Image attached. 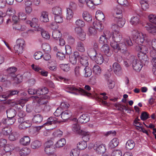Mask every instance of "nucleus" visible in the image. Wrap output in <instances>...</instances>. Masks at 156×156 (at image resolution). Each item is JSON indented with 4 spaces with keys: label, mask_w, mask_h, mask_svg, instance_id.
I'll list each match as a JSON object with an SVG mask.
<instances>
[{
    "label": "nucleus",
    "mask_w": 156,
    "mask_h": 156,
    "mask_svg": "<svg viewBox=\"0 0 156 156\" xmlns=\"http://www.w3.org/2000/svg\"><path fill=\"white\" fill-rule=\"evenodd\" d=\"M52 37L54 39H61V37L62 36V34L60 32L58 31H54L53 32L52 34Z\"/></svg>",
    "instance_id": "nucleus-57"
},
{
    "label": "nucleus",
    "mask_w": 156,
    "mask_h": 156,
    "mask_svg": "<svg viewBox=\"0 0 156 156\" xmlns=\"http://www.w3.org/2000/svg\"><path fill=\"white\" fill-rule=\"evenodd\" d=\"M83 17L84 19L88 22H91L92 17L91 15L87 11H84L83 14Z\"/></svg>",
    "instance_id": "nucleus-29"
},
{
    "label": "nucleus",
    "mask_w": 156,
    "mask_h": 156,
    "mask_svg": "<svg viewBox=\"0 0 156 156\" xmlns=\"http://www.w3.org/2000/svg\"><path fill=\"white\" fill-rule=\"evenodd\" d=\"M76 49L81 52H84L85 51V49L84 44L82 41H79L77 42Z\"/></svg>",
    "instance_id": "nucleus-35"
},
{
    "label": "nucleus",
    "mask_w": 156,
    "mask_h": 156,
    "mask_svg": "<svg viewBox=\"0 0 156 156\" xmlns=\"http://www.w3.org/2000/svg\"><path fill=\"white\" fill-rule=\"evenodd\" d=\"M88 57L82 55V57L78 60H80V63L84 67H87L88 65Z\"/></svg>",
    "instance_id": "nucleus-28"
},
{
    "label": "nucleus",
    "mask_w": 156,
    "mask_h": 156,
    "mask_svg": "<svg viewBox=\"0 0 156 156\" xmlns=\"http://www.w3.org/2000/svg\"><path fill=\"white\" fill-rule=\"evenodd\" d=\"M149 114L146 112H143L141 114L140 118L143 121L149 118Z\"/></svg>",
    "instance_id": "nucleus-56"
},
{
    "label": "nucleus",
    "mask_w": 156,
    "mask_h": 156,
    "mask_svg": "<svg viewBox=\"0 0 156 156\" xmlns=\"http://www.w3.org/2000/svg\"><path fill=\"white\" fill-rule=\"evenodd\" d=\"M136 49L137 51H139L140 53L146 54V53H147L148 49L144 45L136 46Z\"/></svg>",
    "instance_id": "nucleus-16"
},
{
    "label": "nucleus",
    "mask_w": 156,
    "mask_h": 156,
    "mask_svg": "<svg viewBox=\"0 0 156 156\" xmlns=\"http://www.w3.org/2000/svg\"><path fill=\"white\" fill-rule=\"evenodd\" d=\"M75 30L76 34L77 37L79 39L86 38V33L83 31L81 28L76 27Z\"/></svg>",
    "instance_id": "nucleus-10"
},
{
    "label": "nucleus",
    "mask_w": 156,
    "mask_h": 156,
    "mask_svg": "<svg viewBox=\"0 0 156 156\" xmlns=\"http://www.w3.org/2000/svg\"><path fill=\"white\" fill-rule=\"evenodd\" d=\"M6 112L7 117L9 118H15L17 114L16 110L12 108L8 109L6 110Z\"/></svg>",
    "instance_id": "nucleus-15"
},
{
    "label": "nucleus",
    "mask_w": 156,
    "mask_h": 156,
    "mask_svg": "<svg viewBox=\"0 0 156 156\" xmlns=\"http://www.w3.org/2000/svg\"><path fill=\"white\" fill-rule=\"evenodd\" d=\"M148 37L146 34H144L142 33H138L134 31L132 33L131 38L133 39H147Z\"/></svg>",
    "instance_id": "nucleus-7"
},
{
    "label": "nucleus",
    "mask_w": 156,
    "mask_h": 156,
    "mask_svg": "<svg viewBox=\"0 0 156 156\" xmlns=\"http://www.w3.org/2000/svg\"><path fill=\"white\" fill-rule=\"evenodd\" d=\"M73 10L71 9H67V16L66 19L67 20H70L73 17Z\"/></svg>",
    "instance_id": "nucleus-51"
},
{
    "label": "nucleus",
    "mask_w": 156,
    "mask_h": 156,
    "mask_svg": "<svg viewBox=\"0 0 156 156\" xmlns=\"http://www.w3.org/2000/svg\"><path fill=\"white\" fill-rule=\"evenodd\" d=\"M44 151L47 154L54 153L55 151V148L53 142L50 140L46 142L44 144Z\"/></svg>",
    "instance_id": "nucleus-2"
},
{
    "label": "nucleus",
    "mask_w": 156,
    "mask_h": 156,
    "mask_svg": "<svg viewBox=\"0 0 156 156\" xmlns=\"http://www.w3.org/2000/svg\"><path fill=\"white\" fill-rule=\"evenodd\" d=\"M43 119V116L41 114H38L34 116L32 120L34 122L39 123L42 121Z\"/></svg>",
    "instance_id": "nucleus-26"
},
{
    "label": "nucleus",
    "mask_w": 156,
    "mask_h": 156,
    "mask_svg": "<svg viewBox=\"0 0 156 156\" xmlns=\"http://www.w3.org/2000/svg\"><path fill=\"white\" fill-rule=\"evenodd\" d=\"M24 40H17L16 44L14 47L16 53L19 55L22 54L23 52V46L24 44Z\"/></svg>",
    "instance_id": "nucleus-3"
},
{
    "label": "nucleus",
    "mask_w": 156,
    "mask_h": 156,
    "mask_svg": "<svg viewBox=\"0 0 156 156\" xmlns=\"http://www.w3.org/2000/svg\"><path fill=\"white\" fill-rule=\"evenodd\" d=\"M28 122L29 121H28L20 123L19 126V128L21 129H25L30 127L31 124Z\"/></svg>",
    "instance_id": "nucleus-33"
},
{
    "label": "nucleus",
    "mask_w": 156,
    "mask_h": 156,
    "mask_svg": "<svg viewBox=\"0 0 156 156\" xmlns=\"http://www.w3.org/2000/svg\"><path fill=\"white\" fill-rule=\"evenodd\" d=\"M132 66L134 70L139 72L143 67V64L134 57L132 62Z\"/></svg>",
    "instance_id": "nucleus-4"
},
{
    "label": "nucleus",
    "mask_w": 156,
    "mask_h": 156,
    "mask_svg": "<svg viewBox=\"0 0 156 156\" xmlns=\"http://www.w3.org/2000/svg\"><path fill=\"white\" fill-rule=\"evenodd\" d=\"M59 66L60 68L64 71L67 72L69 70L70 67L68 64H61Z\"/></svg>",
    "instance_id": "nucleus-53"
},
{
    "label": "nucleus",
    "mask_w": 156,
    "mask_h": 156,
    "mask_svg": "<svg viewBox=\"0 0 156 156\" xmlns=\"http://www.w3.org/2000/svg\"><path fill=\"white\" fill-rule=\"evenodd\" d=\"M30 152V150L27 147H25L21 151L20 154H22L26 155H28Z\"/></svg>",
    "instance_id": "nucleus-62"
},
{
    "label": "nucleus",
    "mask_w": 156,
    "mask_h": 156,
    "mask_svg": "<svg viewBox=\"0 0 156 156\" xmlns=\"http://www.w3.org/2000/svg\"><path fill=\"white\" fill-rule=\"evenodd\" d=\"M53 120V117H51L48 118L47 120V122L44 123L42 126L37 127V129L38 128H39V129H40L41 127H43L44 126L50 125H51L52 124H54Z\"/></svg>",
    "instance_id": "nucleus-40"
},
{
    "label": "nucleus",
    "mask_w": 156,
    "mask_h": 156,
    "mask_svg": "<svg viewBox=\"0 0 156 156\" xmlns=\"http://www.w3.org/2000/svg\"><path fill=\"white\" fill-rule=\"evenodd\" d=\"M94 148L97 152L100 154H104L106 151L105 147V145L103 144L97 146L96 147L94 146Z\"/></svg>",
    "instance_id": "nucleus-13"
},
{
    "label": "nucleus",
    "mask_w": 156,
    "mask_h": 156,
    "mask_svg": "<svg viewBox=\"0 0 156 156\" xmlns=\"http://www.w3.org/2000/svg\"><path fill=\"white\" fill-rule=\"evenodd\" d=\"M146 29L150 33L154 34V33H156V27L152 24L148 25V27H146Z\"/></svg>",
    "instance_id": "nucleus-38"
},
{
    "label": "nucleus",
    "mask_w": 156,
    "mask_h": 156,
    "mask_svg": "<svg viewBox=\"0 0 156 156\" xmlns=\"http://www.w3.org/2000/svg\"><path fill=\"white\" fill-rule=\"evenodd\" d=\"M119 45V44H118L114 40H112V41L110 43L111 46L113 48L114 51L115 53L118 52L117 49Z\"/></svg>",
    "instance_id": "nucleus-37"
},
{
    "label": "nucleus",
    "mask_w": 156,
    "mask_h": 156,
    "mask_svg": "<svg viewBox=\"0 0 156 156\" xmlns=\"http://www.w3.org/2000/svg\"><path fill=\"white\" fill-rule=\"evenodd\" d=\"M19 92V91L17 90H10L6 92L5 94L2 95V98L3 99H0V100L5 101L7 98H10L14 95L17 94Z\"/></svg>",
    "instance_id": "nucleus-5"
},
{
    "label": "nucleus",
    "mask_w": 156,
    "mask_h": 156,
    "mask_svg": "<svg viewBox=\"0 0 156 156\" xmlns=\"http://www.w3.org/2000/svg\"><path fill=\"white\" fill-rule=\"evenodd\" d=\"M87 142L84 141H82L79 142L77 144V147L79 150H83L85 149L87 147Z\"/></svg>",
    "instance_id": "nucleus-41"
},
{
    "label": "nucleus",
    "mask_w": 156,
    "mask_h": 156,
    "mask_svg": "<svg viewBox=\"0 0 156 156\" xmlns=\"http://www.w3.org/2000/svg\"><path fill=\"white\" fill-rule=\"evenodd\" d=\"M42 48L45 52H49L51 50V48L49 45L47 43L42 44Z\"/></svg>",
    "instance_id": "nucleus-45"
},
{
    "label": "nucleus",
    "mask_w": 156,
    "mask_h": 156,
    "mask_svg": "<svg viewBox=\"0 0 156 156\" xmlns=\"http://www.w3.org/2000/svg\"><path fill=\"white\" fill-rule=\"evenodd\" d=\"M104 59L102 55L101 54H98L93 60H95L97 64H101L103 62Z\"/></svg>",
    "instance_id": "nucleus-21"
},
{
    "label": "nucleus",
    "mask_w": 156,
    "mask_h": 156,
    "mask_svg": "<svg viewBox=\"0 0 156 156\" xmlns=\"http://www.w3.org/2000/svg\"><path fill=\"white\" fill-rule=\"evenodd\" d=\"M93 26L98 31H101L104 29V27L102 26L100 22L97 21L93 22Z\"/></svg>",
    "instance_id": "nucleus-31"
},
{
    "label": "nucleus",
    "mask_w": 156,
    "mask_h": 156,
    "mask_svg": "<svg viewBox=\"0 0 156 156\" xmlns=\"http://www.w3.org/2000/svg\"><path fill=\"white\" fill-rule=\"evenodd\" d=\"M7 140L5 139H0V148L3 147V150H6L8 148V145L6 144Z\"/></svg>",
    "instance_id": "nucleus-39"
},
{
    "label": "nucleus",
    "mask_w": 156,
    "mask_h": 156,
    "mask_svg": "<svg viewBox=\"0 0 156 156\" xmlns=\"http://www.w3.org/2000/svg\"><path fill=\"white\" fill-rule=\"evenodd\" d=\"M139 19L137 17H134L131 19L130 22L132 25H136L139 23Z\"/></svg>",
    "instance_id": "nucleus-63"
},
{
    "label": "nucleus",
    "mask_w": 156,
    "mask_h": 156,
    "mask_svg": "<svg viewBox=\"0 0 156 156\" xmlns=\"http://www.w3.org/2000/svg\"><path fill=\"white\" fill-rule=\"evenodd\" d=\"M20 142L23 145H27L30 142V138L28 136H24L20 140Z\"/></svg>",
    "instance_id": "nucleus-25"
},
{
    "label": "nucleus",
    "mask_w": 156,
    "mask_h": 156,
    "mask_svg": "<svg viewBox=\"0 0 156 156\" xmlns=\"http://www.w3.org/2000/svg\"><path fill=\"white\" fill-rule=\"evenodd\" d=\"M53 13L55 16L61 14V9L58 7H55L52 8Z\"/></svg>",
    "instance_id": "nucleus-47"
},
{
    "label": "nucleus",
    "mask_w": 156,
    "mask_h": 156,
    "mask_svg": "<svg viewBox=\"0 0 156 156\" xmlns=\"http://www.w3.org/2000/svg\"><path fill=\"white\" fill-rule=\"evenodd\" d=\"M113 34V33H111L108 30L105 31L101 35L99 39H110V38L112 39Z\"/></svg>",
    "instance_id": "nucleus-14"
},
{
    "label": "nucleus",
    "mask_w": 156,
    "mask_h": 156,
    "mask_svg": "<svg viewBox=\"0 0 156 156\" xmlns=\"http://www.w3.org/2000/svg\"><path fill=\"white\" fill-rule=\"evenodd\" d=\"M55 20L56 22L60 23L63 22V16L61 14L55 16Z\"/></svg>",
    "instance_id": "nucleus-54"
},
{
    "label": "nucleus",
    "mask_w": 156,
    "mask_h": 156,
    "mask_svg": "<svg viewBox=\"0 0 156 156\" xmlns=\"http://www.w3.org/2000/svg\"><path fill=\"white\" fill-rule=\"evenodd\" d=\"M93 72L96 75H99L101 72L100 67L97 65H95L93 68Z\"/></svg>",
    "instance_id": "nucleus-46"
},
{
    "label": "nucleus",
    "mask_w": 156,
    "mask_h": 156,
    "mask_svg": "<svg viewBox=\"0 0 156 156\" xmlns=\"http://www.w3.org/2000/svg\"><path fill=\"white\" fill-rule=\"evenodd\" d=\"M121 8L120 6H117L114 8L113 14V16L114 18L122 17L123 14Z\"/></svg>",
    "instance_id": "nucleus-9"
},
{
    "label": "nucleus",
    "mask_w": 156,
    "mask_h": 156,
    "mask_svg": "<svg viewBox=\"0 0 156 156\" xmlns=\"http://www.w3.org/2000/svg\"><path fill=\"white\" fill-rule=\"evenodd\" d=\"M66 144V141L64 138H62L58 140L55 144L56 147L60 148L63 147Z\"/></svg>",
    "instance_id": "nucleus-34"
},
{
    "label": "nucleus",
    "mask_w": 156,
    "mask_h": 156,
    "mask_svg": "<svg viewBox=\"0 0 156 156\" xmlns=\"http://www.w3.org/2000/svg\"><path fill=\"white\" fill-rule=\"evenodd\" d=\"M150 21L155 24H156V15L154 14H150L148 16Z\"/></svg>",
    "instance_id": "nucleus-55"
},
{
    "label": "nucleus",
    "mask_w": 156,
    "mask_h": 156,
    "mask_svg": "<svg viewBox=\"0 0 156 156\" xmlns=\"http://www.w3.org/2000/svg\"><path fill=\"white\" fill-rule=\"evenodd\" d=\"M80 135L82 136V139L83 141H84L87 142L90 139V133L88 132H86L84 130L81 131V133Z\"/></svg>",
    "instance_id": "nucleus-24"
},
{
    "label": "nucleus",
    "mask_w": 156,
    "mask_h": 156,
    "mask_svg": "<svg viewBox=\"0 0 156 156\" xmlns=\"http://www.w3.org/2000/svg\"><path fill=\"white\" fill-rule=\"evenodd\" d=\"M119 144V140L117 138L113 139L108 144V148L110 149H113L117 147Z\"/></svg>",
    "instance_id": "nucleus-17"
},
{
    "label": "nucleus",
    "mask_w": 156,
    "mask_h": 156,
    "mask_svg": "<svg viewBox=\"0 0 156 156\" xmlns=\"http://www.w3.org/2000/svg\"><path fill=\"white\" fill-rule=\"evenodd\" d=\"M90 119L89 115L87 114H83L78 119L79 122L81 123H85L88 122Z\"/></svg>",
    "instance_id": "nucleus-12"
},
{
    "label": "nucleus",
    "mask_w": 156,
    "mask_h": 156,
    "mask_svg": "<svg viewBox=\"0 0 156 156\" xmlns=\"http://www.w3.org/2000/svg\"><path fill=\"white\" fill-rule=\"evenodd\" d=\"M135 143L132 140H129L126 142V147L127 150L132 149L134 147Z\"/></svg>",
    "instance_id": "nucleus-23"
},
{
    "label": "nucleus",
    "mask_w": 156,
    "mask_h": 156,
    "mask_svg": "<svg viewBox=\"0 0 156 156\" xmlns=\"http://www.w3.org/2000/svg\"><path fill=\"white\" fill-rule=\"evenodd\" d=\"M41 145V142L39 141L36 140L32 143L31 146L32 148L35 149L38 148Z\"/></svg>",
    "instance_id": "nucleus-50"
},
{
    "label": "nucleus",
    "mask_w": 156,
    "mask_h": 156,
    "mask_svg": "<svg viewBox=\"0 0 156 156\" xmlns=\"http://www.w3.org/2000/svg\"><path fill=\"white\" fill-rule=\"evenodd\" d=\"M76 24L78 27L81 28L85 26V23L84 21L80 19L77 20L76 22Z\"/></svg>",
    "instance_id": "nucleus-61"
},
{
    "label": "nucleus",
    "mask_w": 156,
    "mask_h": 156,
    "mask_svg": "<svg viewBox=\"0 0 156 156\" xmlns=\"http://www.w3.org/2000/svg\"><path fill=\"white\" fill-rule=\"evenodd\" d=\"M72 115V113L69 110H66L62 112L61 117L63 120L67 119Z\"/></svg>",
    "instance_id": "nucleus-19"
},
{
    "label": "nucleus",
    "mask_w": 156,
    "mask_h": 156,
    "mask_svg": "<svg viewBox=\"0 0 156 156\" xmlns=\"http://www.w3.org/2000/svg\"><path fill=\"white\" fill-rule=\"evenodd\" d=\"M67 90H69V91H67L69 93L75 95L80 94L82 95L88 96L89 95L91 94L90 93H88L84 89L79 87H76L72 86L66 88Z\"/></svg>",
    "instance_id": "nucleus-1"
},
{
    "label": "nucleus",
    "mask_w": 156,
    "mask_h": 156,
    "mask_svg": "<svg viewBox=\"0 0 156 156\" xmlns=\"http://www.w3.org/2000/svg\"><path fill=\"white\" fill-rule=\"evenodd\" d=\"M95 17L96 20L99 21L101 22L105 20V16L103 13L100 10L97 11Z\"/></svg>",
    "instance_id": "nucleus-20"
},
{
    "label": "nucleus",
    "mask_w": 156,
    "mask_h": 156,
    "mask_svg": "<svg viewBox=\"0 0 156 156\" xmlns=\"http://www.w3.org/2000/svg\"><path fill=\"white\" fill-rule=\"evenodd\" d=\"M72 129L73 131L80 135L81 133V131L83 130L80 129V127L77 123L73 124Z\"/></svg>",
    "instance_id": "nucleus-27"
},
{
    "label": "nucleus",
    "mask_w": 156,
    "mask_h": 156,
    "mask_svg": "<svg viewBox=\"0 0 156 156\" xmlns=\"http://www.w3.org/2000/svg\"><path fill=\"white\" fill-rule=\"evenodd\" d=\"M7 119L5 120V122L8 125H12L16 121L15 118H9L7 117Z\"/></svg>",
    "instance_id": "nucleus-58"
},
{
    "label": "nucleus",
    "mask_w": 156,
    "mask_h": 156,
    "mask_svg": "<svg viewBox=\"0 0 156 156\" xmlns=\"http://www.w3.org/2000/svg\"><path fill=\"white\" fill-rule=\"evenodd\" d=\"M40 20L43 22H47L49 21V19L48 13L46 12L43 11L42 12Z\"/></svg>",
    "instance_id": "nucleus-22"
},
{
    "label": "nucleus",
    "mask_w": 156,
    "mask_h": 156,
    "mask_svg": "<svg viewBox=\"0 0 156 156\" xmlns=\"http://www.w3.org/2000/svg\"><path fill=\"white\" fill-rule=\"evenodd\" d=\"M85 73V76L86 77L90 76L92 74L91 70L88 66L84 68L83 70V73Z\"/></svg>",
    "instance_id": "nucleus-44"
},
{
    "label": "nucleus",
    "mask_w": 156,
    "mask_h": 156,
    "mask_svg": "<svg viewBox=\"0 0 156 156\" xmlns=\"http://www.w3.org/2000/svg\"><path fill=\"white\" fill-rule=\"evenodd\" d=\"M137 56L142 64L146 65L148 64L149 58L146 54L139 53L137 54Z\"/></svg>",
    "instance_id": "nucleus-6"
},
{
    "label": "nucleus",
    "mask_w": 156,
    "mask_h": 156,
    "mask_svg": "<svg viewBox=\"0 0 156 156\" xmlns=\"http://www.w3.org/2000/svg\"><path fill=\"white\" fill-rule=\"evenodd\" d=\"M88 54L90 58L93 59L98 54L96 53V49L93 48H90L88 50Z\"/></svg>",
    "instance_id": "nucleus-32"
},
{
    "label": "nucleus",
    "mask_w": 156,
    "mask_h": 156,
    "mask_svg": "<svg viewBox=\"0 0 156 156\" xmlns=\"http://www.w3.org/2000/svg\"><path fill=\"white\" fill-rule=\"evenodd\" d=\"M122 155V151L120 150H114L112 152L111 156H121Z\"/></svg>",
    "instance_id": "nucleus-64"
},
{
    "label": "nucleus",
    "mask_w": 156,
    "mask_h": 156,
    "mask_svg": "<svg viewBox=\"0 0 156 156\" xmlns=\"http://www.w3.org/2000/svg\"><path fill=\"white\" fill-rule=\"evenodd\" d=\"M84 67L76 66L75 69V74L76 76H79L80 75V72L83 73Z\"/></svg>",
    "instance_id": "nucleus-43"
},
{
    "label": "nucleus",
    "mask_w": 156,
    "mask_h": 156,
    "mask_svg": "<svg viewBox=\"0 0 156 156\" xmlns=\"http://www.w3.org/2000/svg\"><path fill=\"white\" fill-rule=\"evenodd\" d=\"M117 50L118 51L119 50L120 51L126 55H129V53L127 51L126 44L125 43H121L119 44Z\"/></svg>",
    "instance_id": "nucleus-11"
},
{
    "label": "nucleus",
    "mask_w": 156,
    "mask_h": 156,
    "mask_svg": "<svg viewBox=\"0 0 156 156\" xmlns=\"http://www.w3.org/2000/svg\"><path fill=\"white\" fill-rule=\"evenodd\" d=\"M134 56H132L129 58V59H128L126 61H124V63L125 66L128 67L130 66L131 64H132L133 61Z\"/></svg>",
    "instance_id": "nucleus-52"
},
{
    "label": "nucleus",
    "mask_w": 156,
    "mask_h": 156,
    "mask_svg": "<svg viewBox=\"0 0 156 156\" xmlns=\"http://www.w3.org/2000/svg\"><path fill=\"white\" fill-rule=\"evenodd\" d=\"M19 136V133L15 132H13L9 134V139L11 141L16 140Z\"/></svg>",
    "instance_id": "nucleus-36"
},
{
    "label": "nucleus",
    "mask_w": 156,
    "mask_h": 156,
    "mask_svg": "<svg viewBox=\"0 0 156 156\" xmlns=\"http://www.w3.org/2000/svg\"><path fill=\"white\" fill-rule=\"evenodd\" d=\"M113 69L115 73L119 72L121 70L120 66L117 62H115L113 64Z\"/></svg>",
    "instance_id": "nucleus-49"
},
{
    "label": "nucleus",
    "mask_w": 156,
    "mask_h": 156,
    "mask_svg": "<svg viewBox=\"0 0 156 156\" xmlns=\"http://www.w3.org/2000/svg\"><path fill=\"white\" fill-rule=\"evenodd\" d=\"M101 51L104 53L107 56H111L113 54V51L110 48L108 44L102 45L101 48Z\"/></svg>",
    "instance_id": "nucleus-8"
},
{
    "label": "nucleus",
    "mask_w": 156,
    "mask_h": 156,
    "mask_svg": "<svg viewBox=\"0 0 156 156\" xmlns=\"http://www.w3.org/2000/svg\"><path fill=\"white\" fill-rule=\"evenodd\" d=\"M12 131V129L9 127H5L3 128L2 133L5 136L9 135Z\"/></svg>",
    "instance_id": "nucleus-42"
},
{
    "label": "nucleus",
    "mask_w": 156,
    "mask_h": 156,
    "mask_svg": "<svg viewBox=\"0 0 156 156\" xmlns=\"http://www.w3.org/2000/svg\"><path fill=\"white\" fill-rule=\"evenodd\" d=\"M114 20L119 27H122L125 23V20L123 17L118 18H115Z\"/></svg>",
    "instance_id": "nucleus-18"
},
{
    "label": "nucleus",
    "mask_w": 156,
    "mask_h": 156,
    "mask_svg": "<svg viewBox=\"0 0 156 156\" xmlns=\"http://www.w3.org/2000/svg\"><path fill=\"white\" fill-rule=\"evenodd\" d=\"M140 2L141 5L142 9L143 10L146 11L149 8V4L145 0L140 1Z\"/></svg>",
    "instance_id": "nucleus-48"
},
{
    "label": "nucleus",
    "mask_w": 156,
    "mask_h": 156,
    "mask_svg": "<svg viewBox=\"0 0 156 156\" xmlns=\"http://www.w3.org/2000/svg\"><path fill=\"white\" fill-rule=\"evenodd\" d=\"M57 57L60 60H63L65 58V55L63 52L60 51H58L57 53Z\"/></svg>",
    "instance_id": "nucleus-60"
},
{
    "label": "nucleus",
    "mask_w": 156,
    "mask_h": 156,
    "mask_svg": "<svg viewBox=\"0 0 156 156\" xmlns=\"http://www.w3.org/2000/svg\"><path fill=\"white\" fill-rule=\"evenodd\" d=\"M49 96L44 95L38 101V103L40 105H45L48 102L47 99H49Z\"/></svg>",
    "instance_id": "nucleus-30"
},
{
    "label": "nucleus",
    "mask_w": 156,
    "mask_h": 156,
    "mask_svg": "<svg viewBox=\"0 0 156 156\" xmlns=\"http://www.w3.org/2000/svg\"><path fill=\"white\" fill-rule=\"evenodd\" d=\"M14 83L16 84H18L21 82L22 80V77L20 74L16 75L13 80Z\"/></svg>",
    "instance_id": "nucleus-59"
}]
</instances>
